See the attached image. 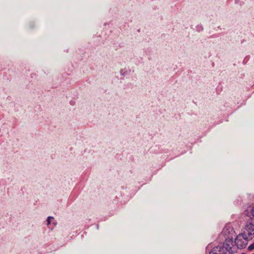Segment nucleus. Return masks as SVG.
I'll return each instance as SVG.
<instances>
[{"instance_id": "nucleus-1", "label": "nucleus", "mask_w": 254, "mask_h": 254, "mask_svg": "<svg viewBox=\"0 0 254 254\" xmlns=\"http://www.w3.org/2000/svg\"><path fill=\"white\" fill-rule=\"evenodd\" d=\"M237 251H233L229 244L225 243L222 246L214 247L209 254H234Z\"/></svg>"}, {"instance_id": "nucleus-2", "label": "nucleus", "mask_w": 254, "mask_h": 254, "mask_svg": "<svg viewBox=\"0 0 254 254\" xmlns=\"http://www.w3.org/2000/svg\"><path fill=\"white\" fill-rule=\"evenodd\" d=\"M248 241V237L246 234H239L235 239V244L238 249H243L247 245Z\"/></svg>"}, {"instance_id": "nucleus-3", "label": "nucleus", "mask_w": 254, "mask_h": 254, "mask_svg": "<svg viewBox=\"0 0 254 254\" xmlns=\"http://www.w3.org/2000/svg\"><path fill=\"white\" fill-rule=\"evenodd\" d=\"M245 230L247 233V237H250L254 235V224L252 222H247Z\"/></svg>"}, {"instance_id": "nucleus-4", "label": "nucleus", "mask_w": 254, "mask_h": 254, "mask_svg": "<svg viewBox=\"0 0 254 254\" xmlns=\"http://www.w3.org/2000/svg\"><path fill=\"white\" fill-rule=\"evenodd\" d=\"M247 215L250 217L253 216L254 217V205L251 209L250 211L248 212Z\"/></svg>"}, {"instance_id": "nucleus-5", "label": "nucleus", "mask_w": 254, "mask_h": 254, "mask_svg": "<svg viewBox=\"0 0 254 254\" xmlns=\"http://www.w3.org/2000/svg\"><path fill=\"white\" fill-rule=\"evenodd\" d=\"M54 218L53 217H52V216L48 217L47 220V225L48 226L50 224V223H51V220H54Z\"/></svg>"}, {"instance_id": "nucleus-6", "label": "nucleus", "mask_w": 254, "mask_h": 254, "mask_svg": "<svg viewBox=\"0 0 254 254\" xmlns=\"http://www.w3.org/2000/svg\"><path fill=\"white\" fill-rule=\"evenodd\" d=\"M248 250L249 251H252L254 250V242L249 246Z\"/></svg>"}, {"instance_id": "nucleus-7", "label": "nucleus", "mask_w": 254, "mask_h": 254, "mask_svg": "<svg viewBox=\"0 0 254 254\" xmlns=\"http://www.w3.org/2000/svg\"><path fill=\"white\" fill-rule=\"evenodd\" d=\"M241 254H245V253H242Z\"/></svg>"}]
</instances>
